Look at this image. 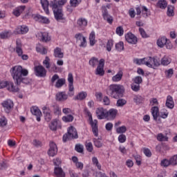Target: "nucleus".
<instances>
[{
    "label": "nucleus",
    "instance_id": "338daca9",
    "mask_svg": "<svg viewBox=\"0 0 177 177\" xmlns=\"http://www.w3.org/2000/svg\"><path fill=\"white\" fill-rule=\"evenodd\" d=\"M32 145L35 146V147H42V142L38 140H34Z\"/></svg>",
    "mask_w": 177,
    "mask_h": 177
},
{
    "label": "nucleus",
    "instance_id": "4468645a",
    "mask_svg": "<svg viewBox=\"0 0 177 177\" xmlns=\"http://www.w3.org/2000/svg\"><path fill=\"white\" fill-rule=\"evenodd\" d=\"M102 16L105 20H106L107 23L111 24L113 23V17L109 15V12H107V8H106L105 6H102Z\"/></svg>",
    "mask_w": 177,
    "mask_h": 177
},
{
    "label": "nucleus",
    "instance_id": "7ed1b4c3",
    "mask_svg": "<svg viewBox=\"0 0 177 177\" xmlns=\"http://www.w3.org/2000/svg\"><path fill=\"white\" fill-rule=\"evenodd\" d=\"M125 88L121 84H111L106 90V93L113 99H120L124 97Z\"/></svg>",
    "mask_w": 177,
    "mask_h": 177
},
{
    "label": "nucleus",
    "instance_id": "0eeeda50",
    "mask_svg": "<svg viewBox=\"0 0 177 177\" xmlns=\"http://www.w3.org/2000/svg\"><path fill=\"white\" fill-rule=\"evenodd\" d=\"M67 139L68 140L78 139V133L77 132V129L73 126L69 127L68 129Z\"/></svg>",
    "mask_w": 177,
    "mask_h": 177
},
{
    "label": "nucleus",
    "instance_id": "79ce46f5",
    "mask_svg": "<svg viewBox=\"0 0 177 177\" xmlns=\"http://www.w3.org/2000/svg\"><path fill=\"white\" fill-rule=\"evenodd\" d=\"M171 63V59L168 57H163L161 59V64L162 66H168Z\"/></svg>",
    "mask_w": 177,
    "mask_h": 177
},
{
    "label": "nucleus",
    "instance_id": "49530a36",
    "mask_svg": "<svg viewBox=\"0 0 177 177\" xmlns=\"http://www.w3.org/2000/svg\"><path fill=\"white\" fill-rule=\"evenodd\" d=\"M97 63H99V59H97V58L96 57H92L89 60V64L90 66H92V67H96V66L97 65Z\"/></svg>",
    "mask_w": 177,
    "mask_h": 177
},
{
    "label": "nucleus",
    "instance_id": "bb28decb",
    "mask_svg": "<svg viewBox=\"0 0 177 177\" xmlns=\"http://www.w3.org/2000/svg\"><path fill=\"white\" fill-rule=\"evenodd\" d=\"M54 56L57 59H62L63 56H64V54L63 53V51H62V48L57 47L54 50Z\"/></svg>",
    "mask_w": 177,
    "mask_h": 177
},
{
    "label": "nucleus",
    "instance_id": "58836bf2",
    "mask_svg": "<svg viewBox=\"0 0 177 177\" xmlns=\"http://www.w3.org/2000/svg\"><path fill=\"white\" fill-rule=\"evenodd\" d=\"M157 140L159 142H167L168 137L167 136H164L162 133H158L157 136Z\"/></svg>",
    "mask_w": 177,
    "mask_h": 177
},
{
    "label": "nucleus",
    "instance_id": "f257e3e1",
    "mask_svg": "<svg viewBox=\"0 0 177 177\" xmlns=\"http://www.w3.org/2000/svg\"><path fill=\"white\" fill-rule=\"evenodd\" d=\"M10 73L16 85H20L21 82H24V77L28 75V71L27 69H23L21 66L12 67Z\"/></svg>",
    "mask_w": 177,
    "mask_h": 177
},
{
    "label": "nucleus",
    "instance_id": "aec40b11",
    "mask_svg": "<svg viewBox=\"0 0 177 177\" xmlns=\"http://www.w3.org/2000/svg\"><path fill=\"white\" fill-rule=\"evenodd\" d=\"M148 59H151V61L149 62V64H151L150 67L151 68H157L160 66V59H157L156 57H149Z\"/></svg>",
    "mask_w": 177,
    "mask_h": 177
},
{
    "label": "nucleus",
    "instance_id": "ddd939ff",
    "mask_svg": "<svg viewBox=\"0 0 177 177\" xmlns=\"http://www.w3.org/2000/svg\"><path fill=\"white\" fill-rule=\"evenodd\" d=\"M125 39L129 44H132L133 45L138 43V37L131 32H129L125 35Z\"/></svg>",
    "mask_w": 177,
    "mask_h": 177
},
{
    "label": "nucleus",
    "instance_id": "cd10ccee",
    "mask_svg": "<svg viewBox=\"0 0 177 177\" xmlns=\"http://www.w3.org/2000/svg\"><path fill=\"white\" fill-rule=\"evenodd\" d=\"M40 1L44 10L47 15H49V1L48 0H40Z\"/></svg>",
    "mask_w": 177,
    "mask_h": 177
},
{
    "label": "nucleus",
    "instance_id": "de8ad7c7",
    "mask_svg": "<svg viewBox=\"0 0 177 177\" xmlns=\"http://www.w3.org/2000/svg\"><path fill=\"white\" fill-rule=\"evenodd\" d=\"M133 102L136 103V104H140V103H142L143 98L140 95H135L133 97Z\"/></svg>",
    "mask_w": 177,
    "mask_h": 177
},
{
    "label": "nucleus",
    "instance_id": "39448f33",
    "mask_svg": "<svg viewBox=\"0 0 177 177\" xmlns=\"http://www.w3.org/2000/svg\"><path fill=\"white\" fill-rule=\"evenodd\" d=\"M68 96H74V76L70 73L68 75Z\"/></svg>",
    "mask_w": 177,
    "mask_h": 177
},
{
    "label": "nucleus",
    "instance_id": "13d9d810",
    "mask_svg": "<svg viewBox=\"0 0 177 177\" xmlns=\"http://www.w3.org/2000/svg\"><path fill=\"white\" fill-rule=\"evenodd\" d=\"M117 133H125L127 132V127L122 126L116 129Z\"/></svg>",
    "mask_w": 177,
    "mask_h": 177
},
{
    "label": "nucleus",
    "instance_id": "2eb2a0df",
    "mask_svg": "<svg viewBox=\"0 0 177 177\" xmlns=\"http://www.w3.org/2000/svg\"><path fill=\"white\" fill-rule=\"evenodd\" d=\"M6 112L9 113L13 109V102L10 100H7L1 103Z\"/></svg>",
    "mask_w": 177,
    "mask_h": 177
},
{
    "label": "nucleus",
    "instance_id": "5fc2aeb1",
    "mask_svg": "<svg viewBox=\"0 0 177 177\" xmlns=\"http://www.w3.org/2000/svg\"><path fill=\"white\" fill-rule=\"evenodd\" d=\"M85 147L88 153H92V151H93V145H92V142H86Z\"/></svg>",
    "mask_w": 177,
    "mask_h": 177
},
{
    "label": "nucleus",
    "instance_id": "c756f323",
    "mask_svg": "<svg viewBox=\"0 0 177 177\" xmlns=\"http://www.w3.org/2000/svg\"><path fill=\"white\" fill-rule=\"evenodd\" d=\"M167 41H168V39L166 37H161L160 39H158V46H159L160 48H164V45L167 44Z\"/></svg>",
    "mask_w": 177,
    "mask_h": 177
},
{
    "label": "nucleus",
    "instance_id": "603ef678",
    "mask_svg": "<svg viewBox=\"0 0 177 177\" xmlns=\"http://www.w3.org/2000/svg\"><path fill=\"white\" fill-rule=\"evenodd\" d=\"M43 64H44L46 68H50V59H49V57H46Z\"/></svg>",
    "mask_w": 177,
    "mask_h": 177
},
{
    "label": "nucleus",
    "instance_id": "dca6fc26",
    "mask_svg": "<svg viewBox=\"0 0 177 177\" xmlns=\"http://www.w3.org/2000/svg\"><path fill=\"white\" fill-rule=\"evenodd\" d=\"M35 21H39V23H43L44 24H49L50 21L46 17L42 15H36L33 17Z\"/></svg>",
    "mask_w": 177,
    "mask_h": 177
},
{
    "label": "nucleus",
    "instance_id": "20e7f679",
    "mask_svg": "<svg viewBox=\"0 0 177 177\" xmlns=\"http://www.w3.org/2000/svg\"><path fill=\"white\" fill-rule=\"evenodd\" d=\"M89 120H90V125H91L92 132L94 136H99V128L97 127V120L92 118V114L91 112H88Z\"/></svg>",
    "mask_w": 177,
    "mask_h": 177
},
{
    "label": "nucleus",
    "instance_id": "8fccbe9b",
    "mask_svg": "<svg viewBox=\"0 0 177 177\" xmlns=\"http://www.w3.org/2000/svg\"><path fill=\"white\" fill-rule=\"evenodd\" d=\"M115 49L118 52H121V50H124V43L122 41H120L119 43L116 44Z\"/></svg>",
    "mask_w": 177,
    "mask_h": 177
},
{
    "label": "nucleus",
    "instance_id": "774afa93",
    "mask_svg": "<svg viewBox=\"0 0 177 177\" xmlns=\"http://www.w3.org/2000/svg\"><path fill=\"white\" fill-rule=\"evenodd\" d=\"M171 165H177V155H174L172 158H170Z\"/></svg>",
    "mask_w": 177,
    "mask_h": 177
},
{
    "label": "nucleus",
    "instance_id": "b1692460",
    "mask_svg": "<svg viewBox=\"0 0 177 177\" xmlns=\"http://www.w3.org/2000/svg\"><path fill=\"white\" fill-rule=\"evenodd\" d=\"M16 52L18 56L23 55V50L21 49V41L19 39L16 40Z\"/></svg>",
    "mask_w": 177,
    "mask_h": 177
},
{
    "label": "nucleus",
    "instance_id": "a878e982",
    "mask_svg": "<svg viewBox=\"0 0 177 177\" xmlns=\"http://www.w3.org/2000/svg\"><path fill=\"white\" fill-rule=\"evenodd\" d=\"M151 114L153 117V120L155 121H157V118H158V116L160 115V111L158 109V106H153L151 109Z\"/></svg>",
    "mask_w": 177,
    "mask_h": 177
},
{
    "label": "nucleus",
    "instance_id": "72a5a7b5",
    "mask_svg": "<svg viewBox=\"0 0 177 177\" xmlns=\"http://www.w3.org/2000/svg\"><path fill=\"white\" fill-rule=\"evenodd\" d=\"M66 84V79L64 78H61V79H58L57 82L55 83V88H62V86H63V85Z\"/></svg>",
    "mask_w": 177,
    "mask_h": 177
},
{
    "label": "nucleus",
    "instance_id": "6ab92c4d",
    "mask_svg": "<svg viewBox=\"0 0 177 177\" xmlns=\"http://www.w3.org/2000/svg\"><path fill=\"white\" fill-rule=\"evenodd\" d=\"M117 113H118V111L115 109H111L109 111H106V118L114 120L117 117Z\"/></svg>",
    "mask_w": 177,
    "mask_h": 177
},
{
    "label": "nucleus",
    "instance_id": "e433bc0d",
    "mask_svg": "<svg viewBox=\"0 0 177 177\" xmlns=\"http://www.w3.org/2000/svg\"><path fill=\"white\" fill-rule=\"evenodd\" d=\"M87 96L86 92H80L78 95L75 97V100H84Z\"/></svg>",
    "mask_w": 177,
    "mask_h": 177
},
{
    "label": "nucleus",
    "instance_id": "09e8293b",
    "mask_svg": "<svg viewBox=\"0 0 177 177\" xmlns=\"http://www.w3.org/2000/svg\"><path fill=\"white\" fill-rule=\"evenodd\" d=\"M75 150L77 151V153H84V145L77 144L75 147Z\"/></svg>",
    "mask_w": 177,
    "mask_h": 177
},
{
    "label": "nucleus",
    "instance_id": "5701e85b",
    "mask_svg": "<svg viewBox=\"0 0 177 177\" xmlns=\"http://www.w3.org/2000/svg\"><path fill=\"white\" fill-rule=\"evenodd\" d=\"M24 9H26V6H20L14 10L13 15L17 17H19V16L24 12Z\"/></svg>",
    "mask_w": 177,
    "mask_h": 177
},
{
    "label": "nucleus",
    "instance_id": "37998d69",
    "mask_svg": "<svg viewBox=\"0 0 177 177\" xmlns=\"http://www.w3.org/2000/svg\"><path fill=\"white\" fill-rule=\"evenodd\" d=\"M43 114H44V118L46 120V121H47V122H49V121H50V120H52V115L50 114V111H44Z\"/></svg>",
    "mask_w": 177,
    "mask_h": 177
},
{
    "label": "nucleus",
    "instance_id": "4d7b16f0",
    "mask_svg": "<svg viewBox=\"0 0 177 177\" xmlns=\"http://www.w3.org/2000/svg\"><path fill=\"white\" fill-rule=\"evenodd\" d=\"M143 80L140 76H136L135 78L133 79V84L140 85L142 84Z\"/></svg>",
    "mask_w": 177,
    "mask_h": 177
},
{
    "label": "nucleus",
    "instance_id": "6e6552de",
    "mask_svg": "<svg viewBox=\"0 0 177 177\" xmlns=\"http://www.w3.org/2000/svg\"><path fill=\"white\" fill-rule=\"evenodd\" d=\"M77 44H80V48H85L86 46V38L82 35V33H77L75 35Z\"/></svg>",
    "mask_w": 177,
    "mask_h": 177
},
{
    "label": "nucleus",
    "instance_id": "bf43d9fd",
    "mask_svg": "<svg viewBox=\"0 0 177 177\" xmlns=\"http://www.w3.org/2000/svg\"><path fill=\"white\" fill-rule=\"evenodd\" d=\"M93 143H94V146H95V147L100 148L102 146V141H100V139L94 138Z\"/></svg>",
    "mask_w": 177,
    "mask_h": 177
},
{
    "label": "nucleus",
    "instance_id": "a18cd8bd",
    "mask_svg": "<svg viewBox=\"0 0 177 177\" xmlns=\"http://www.w3.org/2000/svg\"><path fill=\"white\" fill-rule=\"evenodd\" d=\"M92 162H93V165H95V167H97V169H102V165H100L99 164V160H97V158L96 157H93L92 158Z\"/></svg>",
    "mask_w": 177,
    "mask_h": 177
},
{
    "label": "nucleus",
    "instance_id": "864d4df0",
    "mask_svg": "<svg viewBox=\"0 0 177 177\" xmlns=\"http://www.w3.org/2000/svg\"><path fill=\"white\" fill-rule=\"evenodd\" d=\"M82 0H71L70 4L72 8H77L80 3H81Z\"/></svg>",
    "mask_w": 177,
    "mask_h": 177
},
{
    "label": "nucleus",
    "instance_id": "e2e57ef3",
    "mask_svg": "<svg viewBox=\"0 0 177 177\" xmlns=\"http://www.w3.org/2000/svg\"><path fill=\"white\" fill-rule=\"evenodd\" d=\"M167 16H174V6H168L167 7Z\"/></svg>",
    "mask_w": 177,
    "mask_h": 177
},
{
    "label": "nucleus",
    "instance_id": "0e129e2a",
    "mask_svg": "<svg viewBox=\"0 0 177 177\" xmlns=\"http://www.w3.org/2000/svg\"><path fill=\"white\" fill-rule=\"evenodd\" d=\"M162 167H169L171 165V160L165 159L161 161Z\"/></svg>",
    "mask_w": 177,
    "mask_h": 177
},
{
    "label": "nucleus",
    "instance_id": "3c124183",
    "mask_svg": "<svg viewBox=\"0 0 177 177\" xmlns=\"http://www.w3.org/2000/svg\"><path fill=\"white\" fill-rule=\"evenodd\" d=\"M8 125V120L5 116H1L0 118V127H6Z\"/></svg>",
    "mask_w": 177,
    "mask_h": 177
},
{
    "label": "nucleus",
    "instance_id": "f03ea898",
    "mask_svg": "<svg viewBox=\"0 0 177 177\" xmlns=\"http://www.w3.org/2000/svg\"><path fill=\"white\" fill-rule=\"evenodd\" d=\"M66 3V0H53L50 2V6L52 7L55 19L57 21H62V20H64L63 10L62 9V6L64 5Z\"/></svg>",
    "mask_w": 177,
    "mask_h": 177
},
{
    "label": "nucleus",
    "instance_id": "6e6d98bb",
    "mask_svg": "<svg viewBox=\"0 0 177 177\" xmlns=\"http://www.w3.org/2000/svg\"><path fill=\"white\" fill-rule=\"evenodd\" d=\"M10 35V32H3L0 33V38L1 39H7V38H9Z\"/></svg>",
    "mask_w": 177,
    "mask_h": 177
},
{
    "label": "nucleus",
    "instance_id": "f3484780",
    "mask_svg": "<svg viewBox=\"0 0 177 177\" xmlns=\"http://www.w3.org/2000/svg\"><path fill=\"white\" fill-rule=\"evenodd\" d=\"M77 25L80 30H85V27L88 26V21L85 18H79L77 21Z\"/></svg>",
    "mask_w": 177,
    "mask_h": 177
},
{
    "label": "nucleus",
    "instance_id": "412c9836",
    "mask_svg": "<svg viewBox=\"0 0 177 177\" xmlns=\"http://www.w3.org/2000/svg\"><path fill=\"white\" fill-rule=\"evenodd\" d=\"M27 32H28V27L24 25L18 26L15 30V34H27Z\"/></svg>",
    "mask_w": 177,
    "mask_h": 177
},
{
    "label": "nucleus",
    "instance_id": "9b49d317",
    "mask_svg": "<svg viewBox=\"0 0 177 177\" xmlns=\"http://www.w3.org/2000/svg\"><path fill=\"white\" fill-rule=\"evenodd\" d=\"M95 114L98 120H104L106 118L107 109H104L103 107L97 108Z\"/></svg>",
    "mask_w": 177,
    "mask_h": 177
},
{
    "label": "nucleus",
    "instance_id": "f704fd0d",
    "mask_svg": "<svg viewBox=\"0 0 177 177\" xmlns=\"http://www.w3.org/2000/svg\"><path fill=\"white\" fill-rule=\"evenodd\" d=\"M56 97L57 100H59V102H63V100H66V99H67V95L65 93L61 92L56 95Z\"/></svg>",
    "mask_w": 177,
    "mask_h": 177
},
{
    "label": "nucleus",
    "instance_id": "1a4fd4ad",
    "mask_svg": "<svg viewBox=\"0 0 177 177\" xmlns=\"http://www.w3.org/2000/svg\"><path fill=\"white\" fill-rule=\"evenodd\" d=\"M104 59H101L99 61L98 66L95 71L96 75H100L101 77L104 75Z\"/></svg>",
    "mask_w": 177,
    "mask_h": 177
},
{
    "label": "nucleus",
    "instance_id": "a19ab883",
    "mask_svg": "<svg viewBox=\"0 0 177 177\" xmlns=\"http://www.w3.org/2000/svg\"><path fill=\"white\" fill-rule=\"evenodd\" d=\"M157 6L160 9H165V8H167V3L165 0H159L157 3Z\"/></svg>",
    "mask_w": 177,
    "mask_h": 177
},
{
    "label": "nucleus",
    "instance_id": "7c9ffc66",
    "mask_svg": "<svg viewBox=\"0 0 177 177\" xmlns=\"http://www.w3.org/2000/svg\"><path fill=\"white\" fill-rule=\"evenodd\" d=\"M89 41L91 46H93L96 44V36L95 32H91L89 36Z\"/></svg>",
    "mask_w": 177,
    "mask_h": 177
},
{
    "label": "nucleus",
    "instance_id": "c85d7f7f",
    "mask_svg": "<svg viewBox=\"0 0 177 177\" xmlns=\"http://www.w3.org/2000/svg\"><path fill=\"white\" fill-rule=\"evenodd\" d=\"M73 121H74V112L67 109V122H73Z\"/></svg>",
    "mask_w": 177,
    "mask_h": 177
},
{
    "label": "nucleus",
    "instance_id": "4be33fe9",
    "mask_svg": "<svg viewBox=\"0 0 177 177\" xmlns=\"http://www.w3.org/2000/svg\"><path fill=\"white\" fill-rule=\"evenodd\" d=\"M54 174L56 177H64L66 174L60 167H55L54 169Z\"/></svg>",
    "mask_w": 177,
    "mask_h": 177
},
{
    "label": "nucleus",
    "instance_id": "ea45409f",
    "mask_svg": "<svg viewBox=\"0 0 177 177\" xmlns=\"http://www.w3.org/2000/svg\"><path fill=\"white\" fill-rule=\"evenodd\" d=\"M30 111L32 113V114H33V115H41V114H42V113H41V111L39 110V109L34 106L32 107L30 109Z\"/></svg>",
    "mask_w": 177,
    "mask_h": 177
},
{
    "label": "nucleus",
    "instance_id": "69168bd1",
    "mask_svg": "<svg viewBox=\"0 0 177 177\" xmlns=\"http://www.w3.org/2000/svg\"><path fill=\"white\" fill-rule=\"evenodd\" d=\"M116 34H118V35H120V37L124 35V28H122V26H119L116 28Z\"/></svg>",
    "mask_w": 177,
    "mask_h": 177
},
{
    "label": "nucleus",
    "instance_id": "f8f14e48",
    "mask_svg": "<svg viewBox=\"0 0 177 177\" xmlns=\"http://www.w3.org/2000/svg\"><path fill=\"white\" fill-rule=\"evenodd\" d=\"M48 154L50 157H55L57 154V145L53 141L50 142V149Z\"/></svg>",
    "mask_w": 177,
    "mask_h": 177
},
{
    "label": "nucleus",
    "instance_id": "4c0bfd02",
    "mask_svg": "<svg viewBox=\"0 0 177 177\" xmlns=\"http://www.w3.org/2000/svg\"><path fill=\"white\" fill-rule=\"evenodd\" d=\"M121 80H122V72H119L118 74L112 77V80L113 81V82H118V81H121Z\"/></svg>",
    "mask_w": 177,
    "mask_h": 177
},
{
    "label": "nucleus",
    "instance_id": "2f4dec72",
    "mask_svg": "<svg viewBox=\"0 0 177 177\" xmlns=\"http://www.w3.org/2000/svg\"><path fill=\"white\" fill-rule=\"evenodd\" d=\"M8 89L10 92H19V87L15 86V84H13V82H8Z\"/></svg>",
    "mask_w": 177,
    "mask_h": 177
},
{
    "label": "nucleus",
    "instance_id": "9d476101",
    "mask_svg": "<svg viewBox=\"0 0 177 177\" xmlns=\"http://www.w3.org/2000/svg\"><path fill=\"white\" fill-rule=\"evenodd\" d=\"M150 62H151V59L149 57L133 59V63H136V64H138V66H140V64H145V66H147V67H151V64H150Z\"/></svg>",
    "mask_w": 177,
    "mask_h": 177
},
{
    "label": "nucleus",
    "instance_id": "052dcab7",
    "mask_svg": "<svg viewBox=\"0 0 177 177\" xmlns=\"http://www.w3.org/2000/svg\"><path fill=\"white\" fill-rule=\"evenodd\" d=\"M131 89L134 91V92H139V91H140V85L133 83L131 84Z\"/></svg>",
    "mask_w": 177,
    "mask_h": 177
},
{
    "label": "nucleus",
    "instance_id": "423d86ee",
    "mask_svg": "<svg viewBox=\"0 0 177 177\" xmlns=\"http://www.w3.org/2000/svg\"><path fill=\"white\" fill-rule=\"evenodd\" d=\"M34 71L36 77H40L41 78L46 77V69L42 65L35 66Z\"/></svg>",
    "mask_w": 177,
    "mask_h": 177
},
{
    "label": "nucleus",
    "instance_id": "393cba45",
    "mask_svg": "<svg viewBox=\"0 0 177 177\" xmlns=\"http://www.w3.org/2000/svg\"><path fill=\"white\" fill-rule=\"evenodd\" d=\"M166 106L168 107V109H173L175 106V103L174 102V98L171 95H168L167 100H166Z\"/></svg>",
    "mask_w": 177,
    "mask_h": 177
},
{
    "label": "nucleus",
    "instance_id": "a211bd4d",
    "mask_svg": "<svg viewBox=\"0 0 177 177\" xmlns=\"http://www.w3.org/2000/svg\"><path fill=\"white\" fill-rule=\"evenodd\" d=\"M37 36L40 41H42V42H48L50 41V37H49V35L47 32H39Z\"/></svg>",
    "mask_w": 177,
    "mask_h": 177
},
{
    "label": "nucleus",
    "instance_id": "c03bdc74",
    "mask_svg": "<svg viewBox=\"0 0 177 177\" xmlns=\"http://www.w3.org/2000/svg\"><path fill=\"white\" fill-rule=\"evenodd\" d=\"M125 104H127V101L125 99H119L116 103L117 107H124Z\"/></svg>",
    "mask_w": 177,
    "mask_h": 177
},
{
    "label": "nucleus",
    "instance_id": "c9c22d12",
    "mask_svg": "<svg viewBox=\"0 0 177 177\" xmlns=\"http://www.w3.org/2000/svg\"><path fill=\"white\" fill-rule=\"evenodd\" d=\"M49 128L51 131H56L57 129V119H55L50 122Z\"/></svg>",
    "mask_w": 177,
    "mask_h": 177
},
{
    "label": "nucleus",
    "instance_id": "473e14b6",
    "mask_svg": "<svg viewBox=\"0 0 177 177\" xmlns=\"http://www.w3.org/2000/svg\"><path fill=\"white\" fill-rule=\"evenodd\" d=\"M52 107L53 109L55 115H60V114H62V110L60 109L59 105L55 104L52 106Z\"/></svg>",
    "mask_w": 177,
    "mask_h": 177
},
{
    "label": "nucleus",
    "instance_id": "680f3d73",
    "mask_svg": "<svg viewBox=\"0 0 177 177\" xmlns=\"http://www.w3.org/2000/svg\"><path fill=\"white\" fill-rule=\"evenodd\" d=\"M114 44L113 43V40H109L106 44V50L108 52H111V48L113 46Z\"/></svg>",
    "mask_w": 177,
    "mask_h": 177
}]
</instances>
